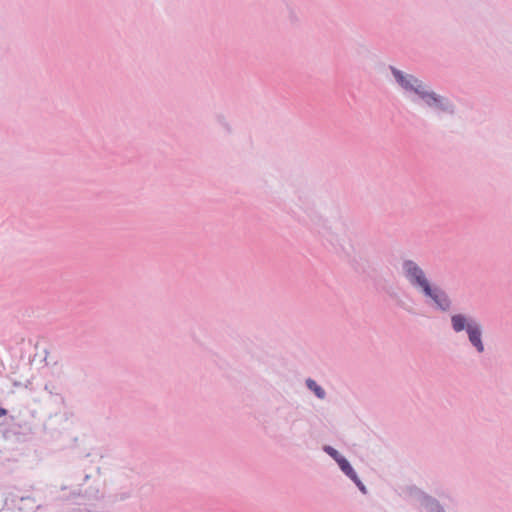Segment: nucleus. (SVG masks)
<instances>
[{"instance_id": "obj_1", "label": "nucleus", "mask_w": 512, "mask_h": 512, "mask_svg": "<svg viewBox=\"0 0 512 512\" xmlns=\"http://www.w3.org/2000/svg\"><path fill=\"white\" fill-rule=\"evenodd\" d=\"M404 270L409 281L413 285L420 287L424 294L432 298L439 308L446 310L449 307V300L447 296L440 290L431 288L423 270L414 262H405Z\"/></svg>"}, {"instance_id": "obj_2", "label": "nucleus", "mask_w": 512, "mask_h": 512, "mask_svg": "<svg viewBox=\"0 0 512 512\" xmlns=\"http://www.w3.org/2000/svg\"><path fill=\"white\" fill-rule=\"evenodd\" d=\"M393 74L398 83L405 89L413 90L417 93L429 106L442 105V100L436 97L434 93H429L424 89L422 83L413 76H405L399 70L393 69Z\"/></svg>"}, {"instance_id": "obj_3", "label": "nucleus", "mask_w": 512, "mask_h": 512, "mask_svg": "<svg viewBox=\"0 0 512 512\" xmlns=\"http://www.w3.org/2000/svg\"><path fill=\"white\" fill-rule=\"evenodd\" d=\"M467 332L470 342L477 348L479 352H483L484 347L481 341V330L478 325H467Z\"/></svg>"}, {"instance_id": "obj_4", "label": "nucleus", "mask_w": 512, "mask_h": 512, "mask_svg": "<svg viewBox=\"0 0 512 512\" xmlns=\"http://www.w3.org/2000/svg\"><path fill=\"white\" fill-rule=\"evenodd\" d=\"M337 463L339 464L341 470L348 476L350 477L356 484L357 486L364 492L365 491V488L364 486L361 484V482L359 481V479L357 478V475L356 473L354 472L353 468L350 466L349 462L344 458V457H339V460L337 461Z\"/></svg>"}, {"instance_id": "obj_5", "label": "nucleus", "mask_w": 512, "mask_h": 512, "mask_svg": "<svg viewBox=\"0 0 512 512\" xmlns=\"http://www.w3.org/2000/svg\"><path fill=\"white\" fill-rule=\"evenodd\" d=\"M452 325H453V329L456 332L462 331L465 328L467 329L466 319L462 315H454L452 317Z\"/></svg>"}, {"instance_id": "obj_6", "label": "nucleus", "mask_w": 512, "mask_h": 512, "mask_svg": "<svg viewBox=\"0 0 512 512\" xmlns=\"http://www.w3.org/2000/svg\"><path fill=\"white\" fill-rule=\"evenodd\" d=\"M307 386L313 390L315 392V394L319 397V398H324L325 396V392L324 390L317 385V383L314 381V380H311V379H308L307 380Z\"/></svg>"}, {"instance_id": "obj_7", "label": "nucleus", "mask_w": 512, "mask_h": 512, "mask_svg": "<svg viewBox=\"0 0 512 512\" xmlns=\"http://www.w3.org/2000/svg\"><path fill=\"white\" fill-rule=\"evenodd\" d=\"M325 451L331 456L333 457L336 462L339 460V457H342L334 448L330 447V446H327L325 447Z\"/></svg>"}, {"instance_id": "obj_8", "label": "nucleus", "mask_w": 512, "mask_h": 512, "mask_svg": "<svg viewBox=\"0 0 512 512\" xmlns=\"http://www.w3.org/2000/svg\"><path fill=\"white\" fill-rule=\"evenodd\" d=\"M7 414V410L4 408H0V417L5 416Z\"/></svg>"}]
</instances>
